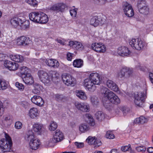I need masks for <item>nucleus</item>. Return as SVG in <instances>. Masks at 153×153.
Returning a JSON list of instances; mask_svg holds the SVG:
<instances>
[{"instance_id": "1", "label": "nucleus", "mask_w": 153, "mask_h": 153, "mask_svg": "<svg viewBox=\"0 0 153 153\" xmlns=\"http://www.w3.org/2000/svg\"><path fill=\"white\" fill-rule=\"evenodd\" d=\"M101 92L104 97L102 101L103 105L105 108H108L110 106L109 102L115 105L120 103V99L118 96L107 88L102 87L101 89Z\"/></svg>"}, {"instance_id": "2", "label": "nucleus", "mask_w": 153, "mask_h": 153, "mask_svg": "<svg viewBox=\"0 0 153 153\" xmlns=\"http://www.w3.org/2000/svg\"><path fill=\"white\" fill-rule=\"evenodd\" d=\"M84 85L88 89L93 91L96 89L95 85H99L100 83V77L99 74L97 73L91 74L88 78L84 80Z\"/></svg>"}, {"instance_id": "3", "label": "nucleus", "mask_w": 153, "mask_h": 153, "mask_svg": "<svg viewBox=\"0 0 153 153\" xmlns=\"http://www.w3.org/2000/svg\"><path fill=\"white\" fill-rule=\"evenodd\" d=\"M21 76L24 82L27 85H31L33 83L34 80L30 74V69L25 66L20 67Z\"/></svg>"}, {"instance_id": "4", "label": "nucleus", "mask_w": 153, "mask_h": 153, "mask_svg": "<svg viewBox=\"0 0 153 153\" xmlns=\"http://www.w3.org/2000/svg\"><path fill=\"white\" fill-rule=\"evenodd\" d=\"M5 138L0 140V149L3 152H10V136L4 133Z\"/></svg>"}, {"instance_id": "5", "label": "nucleus", "mask_w": 153, "mask_h": 153, "mask_svg": "<svg viewBox=\"0 0 153 153\" xmlns=\"http://www.w3.org/2000/svg\"><path fill=\"white\" fill-rule=\"evenodd\" d=\"M134 97L135 104L139 107H141L146 98V96L144 92H140L135 93Z\"/></svg>"}, {"instance_id": "6", "label": "nucleus", "mask_w": 153, "mask_h": 153, "mask_svg": "<svg viewBox=\"0 0 153 153\" xmlns=\"http://www.w3.org/2000/svg\"><path fill=\"white\" fill-rule=\"evenodd\" d=\"M129 43L133 48L138 50L143 48L145 45L141 39L139 38L132 39L130 40Z\"/></svg>"}, {"instance_id": "7", "label": "nucleus", "mask_w": 153, "mask_h": 153, "mask_svg": "<svg viewBox=\"0 0 153 153\" xmlns=\"http://www.w3.org/2000/svg\"><path fill=\"white\" fill-rule=\"evenodd\" d=\"M38 75L41 81L45 84L48 85L51 83V78L45 72L43 71H39L38 72Z\"/></svg>"}, {"instance_id": "8", "label": "nucleus", "mask_w": 153, "mask_h": 153, "mask_svg": "<svg viewBox=\"0 0 153 153\" xmlns=\"http://www.w3.org/2000/svg\"><path fill=\"white\" fill-rule=\"evenodd\" d=\"M62 79L63 82L68 86L74 85L76 83L75 79L68 74H64L62 76Z\"/></svg>"}, {"instance_id": "9", "label": "nucleus", "mask_w": 153, "mask_h": 153, "mask_svg": "<svg viewBox=\"0 0 153 153\" xmlns=\"http://www.w3.org/2000/svg\"><path fill=\"white\" fill-rule=\"evenodd\" d=\"M66 7L65 4L59 3L51 6L49 9L51 11L56 13L59 12H63Z\"/></svg>"}, {"instance_id": "10", "label": "nucleus", "mask_w": 153, "mask_h": 153, "mask_svg": "<svg viewBox=\"0 0 153 153\" xmlns=\"http://www.w3.org/2000/svg\"><path fill=\"white\" fill-rule=\"evenodd\" d=\"M75 105L78 109L82 112H88L89 111V106L87 103L76 102Z\"/></svg>"}, {"instance_id": "11", "label": "nucleus", "mask_w": 153, "mask_h": 153, "mask_svg": "<svg viewBox=\"0 0 153 153\" xmlns=\"http://www.w3.org/2000/svg\"><path fill=\"white\" fill-rule=\"evenodd\" d=\"M91 48L94 51L100 53L105 52L106 50L105 46L102 43H93Z\"/></svg>"}, {"instance_id": "12", "label": "nucleus", "mask_w": 153, "mask_h": 153, "mask_svg": "<svg viewBox=\"0 0 153 153\" xmlns=\"http://www.w3.org/2000/svg\"><path fill=\"white\" fill-rule=\"evenodd\" d=\"M89 144L93 145L95 147H98L102 145L101 141L95 137L89 136L86 140Z\"/></svg>"}, {"instance_id": "13", "label": "nucleus", "mask_w": 153, "mask_h": 153, "mask_svg": "<svg viewBox=\"0 0 153 153\" xmlns=\"http://www.w3.org/2000/svg\"><path fill=\"white\" fill-rule=\"evenodd\" d=\"M30 42L28 37L24 36L18 37L16 40L18 45L25 46L28 45Z\"/></svg>"}, {"instance_id": "14", "label": "nucleus", "mask_w": 153, "mask_h": 153, "mask_svg": "<svg viewBox=\"0 0 153 153\" xmlns=\"http://www.w3.org/2000/svg\"><path fill=\"white\" fill-rule=\"evenodd\" d=\"M117 53L120 56H124L129 55L131 52L128 48L125 46H122L119 47L117 49Z\"/></svg>"}, {"instance_id": "15", "label": "nucleus", "mask_w": 153, "mask_h": 153, "mask_svg": "<svg viewBox=\"0 0 153 153\" xmlns=\"http://www.w3.org/2000/svg\"><path fill=\"white\" fill-rule=\"evenodd\" d=\"M41 12H33L29 15V19L32 21L38 23L39 21V19L40 17Z\"/></svg>"}, {"instance_id": "16", "label": "nucleus", "mask_w": 153, "mask_h": 153, "mask_svg": "<svg viewBox=\"0 0 153 153\" xmlns=\"http://www.w3.org/2000/svg\"><path fill=\"white\" fill-rule=\"evenodd\" d=\"M32 102L39 106L43 105L44 102L42 99L39 96H34L31 99Z\"/></svg>"}, {"instance_id": "17", "label": "nucleus", "mask_w": 153, "mask_h": 153, "mask_svg": "<svg viewBox=\"0 0 153 153\" xmlns=\"http://www.w3.org/2000/svg\"><path fill=\"white\" fill-rule=\"evenodd\" d=\"M21 22H22V19L18 16L14 17L10 20V23L14 28L20 25Z\"/></svg>"}, {"instance_id": "18", "label": "nucleus", "mask_w": 153, "mask_h": 153, "mask_svg": "<svg viewBox=\"0 0 153 153\" xmlns=\"http://www.w3.org/2000/svg\"><path fill=\"white\" fill-rule=\"evenodd\" d=\"M69 45L76 50H82L84 48V46L82 44L77 41H70L69 43Z\"/></svg>"}, {"instance_id": "19", "label": "nucleus", "mask_w": 153, "mask_h": 153, "mask_svg": "<svg viewBox=\"0 0 153 153\" xmlns=\"http://www.w3.org/2000/svg\"><path fill=\"white\" fill-rule=\"evenodd\" d=\"M45 62L47 65L50 67L57 68L59 65L58 62L56 60L52 59H46Z\"/></svg>"}, {"instance_id": "20", "label": "nucleus", "mask_w": 153, "mask_h": 153, "mask_svg": "<svg viewBox=\"0 0 153 153\" xmlns=\"http://www.w3.org/2000/svg\"><path fill=\"white\" fill-rule=\"evenodd\" d=\"M55 133V134L53 135V137L57 142L60 141L63 139L64 135L60 130H56Z\"/></svg>"}, {"instance_id": "21", "label": "nucleus", "mask_w": 153, "mask_h": 153, "mask_svg": "<svg viewBox=\"0 0 153 153\" xmlns=\"http://www.w3.org/2000/svg\"><path fill=\"white\" fill-rule=\"evenodd\" d=\"M29 146L31 149L33 150L37 149L40 144V140L36 138L32 141L29 142Z\"/></svg>"}, {"instance_id": "22", "label": "nucleus", "mask_w": 153, "mask_h": 153, "mask_svg": "<svg viewBox=\"0 0 153 153\" xmlns=\"http://www.w3.org/2000/svg\"><path fill=\"white\" fill-rule=\"evenodd\" d=\"M106 85L107 87L115 91H118V87L117 85L112 81L108 80L106 82Z\"/></svg>"}, {"instance_id": "23", "label": "nucleus", "mask_w": 153, "mask_h": 153, "mask_svg": "<svg viewBox=\"0 0 153 153\" xmlns=\"http://www.w3.org/2000/svg\"><path fill=\"white\" fill-rule=\"evenodd\" d=\"M36 138L34 133L31 131H29L25 136V140L29 142L32 141Z\"/></svg>"}, {"instance_id": "24", "label": "nucleus", "mask_w": 153, "mask_h": 153, "mask_svg": "<svg viewBox=\"0 0 153 153\" xmlns=\"http://www.w3.org/2000/svg\"><path fill=\"white\" fill-rule=\"evenodd\" d=\"M100 20L97 16H93L91 19L90 23L91 25L95 27H97L100 24Z\"/></svg>"}, {"instance_id": "25", "label": "nucleus", "mask_w": 153, "mask_h": 153, "mask_svg": "<svg viewBox=\"0 0 153 153\" xmlns=\"http://www.w3.org/2000/svg\"><path fill=\"white\" fill-rule=\"evenodd\" d=\"M33 127L34 131L37 133L39 134H41L43 128L42 124L39 123H35L33 125Z\"/></svg>"}, {"instance_id": "26", "label": "nucleus", "mask_w": 153, "mask_h": 153, "mask_svg": "<svg viewBox=\"0 0 153 153\" xmlns=\"http://www.w3.org/2000/svg\"><path fill=\"white\" fill-rule=\"evenodd\" d=\"M148 121L147 118L141 116L139 118H136L134 121V123L135 124H143L147 123Z\"/></svg>"}, {"instance_id": "27", "label": "nucleus", "mask_w": 153, "mask_h": 153, "mask_svg": "<svg viewBox=\"0 0 153 153\" xmlns=\"http://www.w3.org/2000/svg\"><path fill=\"white\" fill-rule=\"evenodd\" d=\"M38 23L42 24H45L47 22L48 20V18L45 13H41Z\"/></svg>"}, {"instance_id": "28", "label": "nucleus", "mask_w": 153, "mask_h": 153, "mask_svg": "<svg viewBox=\"0 0 153 153\" xmlns=\"http://www.w3.org/2000/svg\"><path fill=\"white\" fill-rule=\"evenodd\" d=\"M10 59L15 62H21L24 60L23 57L22 56L17 55H11L10 54Z\"/></svg>"}, {"instance_id": "29", "label": "nucleus", "mask_w": 153, "mask_h": 153, "mask_svg": "<svg viewBox=\"0 0 153 153\" xmlns=\"http://www.w3.org/2000/svg\"><path fill=\"white\" fill-rule=\"evenodd\" d=\"M38 115V111L36 108H32L29 111V116L31 118H34Z\"/></svg>"}, {"instance_id": "30", "label": "nucleus", "mask_w": 153, "mask_h": 153, "mask_svg": "<svg viewBox=\"0 0 153 153\" xmlns=\"http://www.w3.org/2000/svg\"><path fill=\"white\" fill-rule=\"evenodd\" d=\"M76 93V95L81 100H85L87 99L86 95L83 91L82 90H77Z\"/></svg>"}, {"instance_id": "31", "label": "nucleus", "mask_w": 153, "mask_h": 153, "mask_svg": "<svg viewBox=\"0 0 153 153\" xmlns=\"http://www.w3.org/2000/svg\"><path fill=\"white\" fill-rule=\"evenodd\" d=\"M95 116L97 119L99 121L102 120L105 117L104 113L101 111L97 112L95 114Z\"/></svg>"}, {"instance_id": "32", "label": "nucleus", "mask_w": 153, "mask_h": 153, "mask_svg": "<svg viewBox=\"0 0 153 153\" xmlns=\"http://www.w3.org/2000/svg\"><path fill=\"white\" fill-rule=\"evenodd\" d=\"M139 12L144 15L148 14L149 12V9L147 6H144L142 7L138 8Z\"/></svg>"}, {"instance_id": "33", "label": "nucleus", "mask_w": 153, "mask_h": 153, "mask_svg": "<svg viewBox=\"0 0 153 153\" xmlns=\"http://www.w3.org/2000/svg\"><path fill=\"white\" fill-rule=\"evenodd\" d=\"M51 80L53 82H56L58 81L56 80L58 79L59 78V74L57 73L56 71H53L51 74Z\"/></svg>"}, {"instance_id": "34", "label": "nucleus", "mask_w": 153, "mask_h": 153, "mask_svg": "<svg viewBox=\"0 0 153 153\" xmlns=\"http://www.w3.org/2000/svg\"><path fill=\"white\" fill-rule=\"evenodd\" d=\"M83 62L81 59H76L73 62V65L74 67H81L83 65Z\"/></svg>"}, {"instance_id": "35", "label": "nucleus", "mask_w": 153, "mask_h": 153, "mask_svg": "<svg viewBox=\"0 0 153 153\" xmlns=\"http://www.w3.org/2000/svg\"><path fill=\"white\" fill-rule=\"evenodd\" d=\"M20 23V26L24 29L28 28L29 26V21L28 20H25L22 19V22Z\"/></svg>"}, {"instance_id": "36", "label": "nucleus", "mask_w": 153, "mask_h": 153, "mask_svg": "<svg viewBox=\"0 0 153 153\" xmlns=\"http://www.w3.org/2000/svg\"><path fill=\"white\" fill-rule=\"evenodd\" d=\"M123 69L125 70V74L126 78L129 77L132 74L133 72V70L131 68L124 67L123 68Z\"/></svg>"}, {"instance_id": "37", "label": "nucleus", "mask_w": 153, "mask_h": 153, "mask_svg": "<svg viewBox=\"0 0 153 153\" xmlns=\"http://www.w3.org/2000/svg\"><path fill=\"white\" fill-rule=\"evenodd\" d=\"M132 7L131 4L127 2H124L123 4V9L124 12L129 10L132 9Z\"/></svg>"}, {"instance_id": "38", "label": "nucleus", "mask_w": 153, "mask_h": 153, "mask_svg": "<svg viewBox=\"0 0 153 153\" xmlns=\"http://www.w3.org/2000/svg\"><path fill=\"white\" fill-rule=\"evenodd\" d=\"M79 130L82 132H85L88 131L89 129V126L85 124H81L79 127Z\"/></svg>"}, {"instance_id": "39", "label": "nucleus", "mask_w": 153, "mask_h": 153, "mask_svg": "<svg viewBox=\"0 0 153 153\" xmlns=\"http://www.w3.org/2000/svg\"><path fill=\"white\" fill-rule=\"evenodd\" d=\"M8 82L4 80L0 79V90H4L7 87Z\"/></svg>"}, {"instance_id": "40", "label": "nucleus", "mask_w": 153, "mask_h": 153, "mask_svg": "<svg viewBox=\"0 0 153 153\" xmlns=\"http://www.w3.org/2000/svg\"><path fill=\"white\" fill-rule=\"evenodd\" d=\"M34 88L32 92L35 94H39L40 92L41 89L40 85L37 83L34 85Z\"/></svg>"}, {"instance_id": "41", "label": "nucleus", "mask_w": 153, "mask_h": 153, "mask_svg": "<svg viewBox=\"0 0 153 153\" xmlns=\"http://www.w3.org/2000/svg\"><path fill=\"white\" fill-rule=\"evenodd\" d=\"M125 70L123 69V68L122 69L120 72L118 73L117 77L120 80H123L126 78L125 71Z\"/></svg>"}, {"instance_id": "42", "label": "nucleus", "mask_w": 153, "mask_h": 153, "mask_svg": "<svg viewBox=\"0 0 153 153\" xmlns=\"http://www.w3.org/2000/svg\"><path fill=\"white\" fill-rule=\"evenodd\" d=\"M85 116L88 119V121L90 125L92 126H94L95 124V123L91 115L88 114H86Z\"/></svg>"}, {"instance_id": "43", "label": "nucleus", "mask_w": 153, "mask_h": 153, "mask_svg": "<svg viewBox=\"0 0 153 153\" xmlns=\"http://www.w3.org/2000/svg\"><path fill=\"white\" fill-rule=\"evenodd\" d=\"M55 99L58 101H64L65 99V96L62 94H56L54 95Z\"/></svg>"}, {"instance_id": "44", "label": "nucleus", "mask_w": 153, "mask_h": 153, "mask_svg": "<svg viewBox=\"0 0 153 153\" xmlns=\"http://www.w3.org/2000/svg\"><path fill=\"white\" fill-rule=\"evenodd\" d=\"M19 65L15 62H10V71H15L17 70Z\"/></svg>"}, {"instance_id": "45", "label": "nucleus", "mask_w": 153, "mask_h": 153, "mask_svg": "<svg viewBox=\"0 0 153 153\" xmlns=\"http://www.w3.org/2000/svg\"><path fill=\"white\" fill-rule=\"evenodd\" d=\"M146 6L147 5L146 4V2L145 0H139L138 1L137 3L138 8Z\"/></svg>"}, {"instance_id": "46", "label": "nucleus", "mask_w": 153, "mask_h": 153, "mask_svg": "<svg viewBox=\"0 0 153 153\" xmlns=\"http://www.w3.org/2000/svg\"><path fill=\"white\" fill-rule=\"evenodd\" d=\"M91 101L92 104L94 105H97L98 102V100L97 97L96 96L93 95L90 97Z\"/></svg>"}, {"instance_id": "47", "label": "nucleus", "mask_w": 153, "mask_h": 153, "mask_svg": "<svg viewBox=\"0 0 153 153\" xmlns=\"http://www.w3.org/2000/svg\"><path fill=\"white\" fill-rule=\"evenodd\" d=\"M57 142L56 140L54 138L50 139L48 142V146L49 147H53L55 145L56 143Z\"/></svg>"}, {"instance_id": "48", "label": "nucleus", "mask_w": 153, "mask_h": 153, "mask_svg": "<svg viewBox=\"0 0 153 153\" xmlns=\"http://www.w3.org/2000/svg\"><path fill=\"white\" fill-rule=\"evenodd\" d=\"M57 127V125L56 123L54 121H53L49 126V128L51 131H54L56 128Z\"/></svg>"}, {"instance_id": "49", "label": "nucleus", "mask_w": 153, "mask_h": 153, "mask_svg": "<svg viewBox=\"0 0 153 153\" xmlns=\"http://www.w3.org/2000/svg\"><path fill=\"white\" fill-rule=\"evenodd\" d=\"M124 13L126 16L128 17H132L134 15V10L132 8Z\"/></svg>"}, {"instance_id": "50", "label": "nucleus", "mask_w": 153, "mask_h": 153, "mask_svg": "<svg viewBox=\"0 0 153 153\" xmlns=\"http://www.w3.org/2000/svg\"><path fill=\"white\" fill-rule=\"evenodd\" d=\"M106 137L109 139H113L114 138V135L110 131H107L106 134Z\"/></svg>"}, {"instance_id": "51", "label": "nucleus", "mask_w": 153, "mask_h": 153, "mask_svg": "<svg viewBox=\"0 0 153 153\" xmlns=\"http://www.w3.org/2000/svg\"><path fill=\"white\" fill-rule=\"evenodd\" d=\"M15 85L19 90L21 91H22L24 89V85L18 82H16Z\"/></svg>"}, {"instance_id": "52", "label": "nucleus", "mask_w": 153, "mask_h": 153, "mask_svg": "<svg viewBox=\"0 0 153 153\" xmlns=\"http://www.w3.org/2000/svg\"><path fill=\"white\" fill-rule=\"evenodd\" d=\"M25 1L26 3L33 6H34L37 5L36 0H25Z\"/></svg>"}, {"instance_id": "53", "label": "nucleus", "mask_w": 153, "mask_h": 153, "mask_svg": "<svg viewBox=\"0 0 153 153\" xmlns=\"http://www.w3.org/2000/svg\"><path fill=\"white\" fill-rule=\"evenodd\" d=\"M131 149V145L129 144L128 146H122L121 147V150L123 152H126L128 151L129 150Z\"/></svg>"}, {"instance_id": "54", "label": "nucleus", "mask_w": 153, "mask_h": 153, "mask_svg": "<svg viewBox=\"0 0 153 153\" xmlns=\"http://www.w3.org/2000/svg\"><path fill=\"white\" fill-rule=\"evenodd\" d=\"M136 150L138 152H144L146 150V148L143 146H139L136 148Z\"/></svg>"}, {"instance_id": "55", "label": "nucleus", "mask_w": 153, "mask_h": 153, "mask_svg": "<svg viewBox=\"0 0 153 153\" xmlns=\"http://www.w3.org/2000/svg\"><path fill=\"white\" fill-rule=\"evenodd\" d=\"M77 10V8L71 10L70 11L71 15L73 17H76Z\"/></svg>"}, {"instance_id": "56", "label": "nucleus", "mask_w": 153, "mask_h": 153, "mask_svg": "<svg viewBox=\"0 0 153 153\" xmlns=\"http://www.w3.org/2000/svg\"><path fill=\"white\" fill-rule=\"evenodd\" d=\"M4 108L3 103L0 101V117L2 116L4 112Z\"/></svg>"}, {"instance_id": "57", "label": "nucleus", "mask_w": 153, "mask_h": 153, "mask_svg": "<svg viewBox=\"0 0 153 153\" xmlns=\"http://www.w3.org/2000/svg\"><path fill=\"white\" fill-rule=\"evenodd\" d=\"M22 123L19 121L16 122L15 125V126L16 128L20 129L22 127Z\"/></svg>"}, {"instance_id": "58", "label": "nucleus", "mask_w": 153, "mask_h": 153, "mask_svg": "<svg viewBox=\"0 0 153 153\" xmlns=\"http://www.w3.org/2000/svg\"><path fill=\"white\" fill-rule=\"evenodd\" d=\"M29 103L26 101H23L21 102V105L25 108H27L29 106Z\"/></svg>"}, {"instance_id": "59", "label": "nucleus", "mask_w": 153, "mask_h": 153, "mask_svg": "<svg viewBox=\"0 0 153 153\" xmlns=\"http://www.w3.org/2000/svg\"><path fill=\"white\" fill-rule=\"evenodd\" d=\"M74 144L78 148H81L84 147V143H78L76 142Z\"/></svg>"}, {"instance_id": "60", "label": "nucleus", "mask_w": 153, "mask_h": 153, "mask_svg": "<svg viewBox=\"0 0 153 153\" xmlns=\"http://www.w3.org/2000/svg\"><path fill=\"white\" fill-rule=\"evenodd\" d=\"M4 67L8 70H10V61L5 60L4 64Z\"/></svg>"}, {"instance_id": "61", "label": "nucleus", "mask_w": 153, "mask_h": 153, "mask_svg": "<svg viewBox=\"0 0 153 153\" xmlns=\"http://www.w3.org/2000/svg\"><path fill=\"white\" fill-rule=\"evenodd\" d=\"M8 58V56L6 55L3 53H0V61H2L4 60L5 58Z\"/></svg>"}, {"instance_id": "62", "label": "nucleus", "mask_w": 153, "mask_h": 153, "mask_svg": "<svg viewBox=\"0 0 153 153\" xmlns=\"http://www.w3.org/2000/svg\"><path fill=\"white\" fill-rule=\"evenodd\" d=\"M99 18L100 20V24L101 25H102L106 23V20L104 18Z\"/></svg>"}, {"instance_id": "63", "label": "nucleus", "mask_w": 153, "mask_h": 153, "mask_svg": "<svg viewBox=\"0 0 153 153\" xmlns=\"http://www.w3.org/2000/svg\"><path fill=\"white\" fill-rule=\"evenodd\" d=\"M72 58V55L70 53H68L67 54V59L69 61H71Z\"/></svg>"}, {"instance_id": "64", "label": "nucleus", "mask_w": 153, "mask_h": 153, "mask_svg": "<svg viewBox=\"0 0 153 153\" xmlns=\"http://www.w3.org/2000/svg\"><path fill=\"white\" fill-rule=\"evenodd\" d=\"M120 109L124 114L126 113L125 107L123 106L120 107Z\"/></svg>"}]
</instances>
